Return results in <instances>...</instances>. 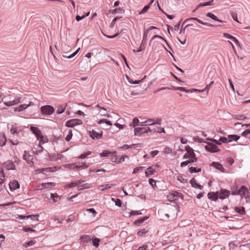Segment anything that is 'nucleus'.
<instances>
[{
	"label": "nucleus",
	"instance_id": "f257e3e1",
	"mask_svg": "<svg viewBox=\"0 0 250 250\" xmlns=\"http://www.w3.org/2000/svg\"><path fill=\"white\" fill-rule=\"evenodd\" d=\"M30 129L32 133L35 134L37 139L39 140L40 144H43L47 141V139L44 138L41 131L38 127L31 126Z\"/></svg>",
	"mask_w": 250,
	"mask_h": 250
},
{
	"label": "nucleus",
	"instance_id": "f03ea898",
	"mask_svg": "<svg viewBox=\"0 0 250 250\" xmlns=\"http://www.w3.org/2000/svg\"><path fill=\"white\" fill-rule=\"evenodd\" d=\"M204 143H206L207 144L205 146V148L207 151L211 153H215L220 151V149L218 148L217 146L212 143L204 142Z\"/></svg>",
	"mask_w": 250,
	"mask_h": 250
},
{
	"label": "nucleus",
	"instance_id": "7ed1b4c3",
	"mask_svg": "<svg viewBox=\"0 0 250 250\" xmlns=\"http://www.w3.org/2000/svg\"><path fill=\"white\" fill-rule=\"evenodd\" d=\"M41 111L42 114L50 115L54 113L55 109L52 106L46 105L42 106Z\"/></svg>",
	"mask_w": 250,
	"mask_h": 250
},
{
	"label": "nucleus",
	"instance_id": "20e7f679",
	"mask_svg": "<svg viewBox=\"0 0 250 250\" xmlns=\"http://www.w3.org/2000/svg\"><path fill=\"white\" fill-rule=\"evenodd\" d=\"M83 124L81 120L78 119H73L67 121L65 123V126L68 127H73L76 125H80Z\"/></svg>",
	"mask_w": 250,
	"mask_h": 250
},
{
	"label": "nucleus",
	"instance_id": "39448f33",
	"mask_svg": "<svg viewBox=\"0 0 250 250\" xmlns=\"http://www.w3.org/2000/svg\"><path fill=\"white\" fill-rule=\"evenodd\" d=\"M159 166L158 165L155 166H151L149 167L146 168L145 171V174L146 177H149L153 175L154 172H157L158 170L157 168H158Z\"/></svg>",
	"mask_w": 250,
	"mask_h": 250
},
{
	"label": "nucleus",
	"instance_id": "423d86ee",
	"mask_svg": "<svg viewBox=\"0 0 250 250\" xmlns=\"http://www.w3.org/2000/svg\"><path fill=\"white\" fill-rule=\"evenodd\" d=\"M190 21H195L197 22H198L199 23H200L204 25L209 26V27H214V25H213V24L208 23V22H204V21H202L201 20H200V19H198L197 18H194V17L189 18H188V19H186L183 22V24H185L186 22H188Z\"/></svg>",
	"mask_w": 250,
	"mask_h": 250
},
{
	"label": "nucleus",
	"instance_id": "0eeeda50",
	"mask_svg": "<svg viewBox=\"0 0 250 250\" xmlns=\"http://www.w3.org/2000/svg\"><path fill=\"white\" fill-rule=\"evenodd\" d=\"M230 194V191L226 189L221 188L219 191V198L224 199L229 197Z\"/></svg>",
	"mask_w": 250,
	"mask_h": 250
},
{
	"label": "nucleus",
	"instance_id": "6e6552de",
	"mask_svg": "<svg viewBox=\"0 0 250 250\" xmlns=\"http://www.w3.org/2000/svg\"><path fill=\"white\" fill-rule=\"evenodd\" d=\"M103 135V131H101V132H97L96 131L92 130L91 131H89V136L90 137H91L93 139L95 140H98L102 137Z\"/></svg>",
	"mask_w": 250,
	"mask_h": 250
},
{
	"label": "nucleus",
	"instance_id": "1a4fd4ad",
	"mask_svg": "<svg viewBox=\"0 0 250 250\" xmlns=\"http://www.w3.org/2000/svg\"><path fill=\"white\" fill-rule=\"evenodd\" d=\"M117 154L116 151H110L108 150H104L100 153L101 157H115Z\"/></svg>",
	"mask_w": 250,
	"mask_h": 250
},
{
	"label": "nucleus",
	"instance_id": "9d476101",
	"mask_svg": "<svg viewBox=\"0 0 250 250\" xmlns=\"http://www.w3.org/2000/svg\"><path fill=\"white\" fill-rule=\"evenodd\" d=\"M9 188L11 191H14L20 188V185L16 180H13L9 183Z\"/></svg>",
	"mask_w": 250,
	"mask_h": 250
},
{
	"label": "nucleus",
	"instance_id": "9b49d317",
	"mask_svg": "<svg viewBox=\"0 0 250 250\" xmlns=\"http://www.w3.org/2000/svg\"><path fill=\"white\" fill-rule=\"evenodd\" d=\"M208 197L212 201H216L219 198V191L209 192L208 194Z\"/></svg>",
	"mask_w": 250,
	"mask_h": 250
},
{
	"label": "nucleus",
	"instance_id": "f8f14e48",
	"mask_svg": "<svg viewBox=\"0 0 250 250\" xmlns=\"http://www.w3.org/2000/svg\"><path fill=\"white\" fill-rule=\"evenodd\" d=\"M33 104L31 102H30L29 104H21L19 106L15 108V109H14V111L16 112L22 111L24 110V109H25L28 107L31 106V105H33Z\"/></svg>",
	"mask_w": 250,
	"mask_h": 250
},
{
	"label": "nucleus",
	"instance_id": "ddd939ff",
	"mask_svg": "<svg viewBox=\"0 0 250 250\" xmlns=\"http://www.w3.org/2000/svg\"><path fill=\"white\" fill-rule=\"evenodd\" d=\"M210 166L215 167L216 169L219 170L222 172H224L225 171V169L223 167L222 165H221L219 162H213L211 163Z\"/></svg>",
	"mask_w": 250,
	"mask_h": 250
},
{
	"label": "nucleus",
	"instance_id": "4468645a",
	"mask_svg": "<svg viewBox=\"0 0 250 250\" xmlns=\"http://www.w3.org/2000/svg\"><path fill=\"white\" fill-rule=\"evenodd\" d=\"M247 193H249L248 188L245 186H241L239 188V195L241 196V198H243V196Z\"/></svg>",
	"mask_w": 250,
	"mask_h": 250
},
{
	"label": "nucleus",
	"instance_id": "2eb2a0df",
	"mask_svg": "<svg viewBox=\"0 0 250 250\" xmlns=\"http://www.w3.org/2000/svg\"><path fill=\"white\" fill-rule=\"evenodd\" d=\"M146 129L144 127H136L134 129L135 135H141L146 133Z\"/></svg>",
	"mask_w": 250,
	"mask_h": 250
},
{
	"label": "nucleus",
	"instance_id": "dca6fc26",
	"mask_svg": "<svg viewBox=\"0 0 250 250\" xmlns=\"http://www.w3.org/2000/svg\"><path fill=\"white\" fill-rule=\"evenodd\" d=\"M4 165L8 170L15 169V165L11 161H7L4 163Z\"/></svg>",
	"mask_w": 250,
	"mask_h": 250
},
{
	"label": "nucleus",
	"instance_id": "f3484780",
	"mask_svg": "<svg viewBox=\"0 0 250 250\" xmlns=\"http://www.w3.org/2000/svg\"><path fill=\"white\" fill-rule=\"evenodd\" d=\"M185 150L187 151V153L189 156L190 157H195V156H196L193 149L190 146H186L185 147Z\"/></svg>",
	"mask_w": 250,
	"mask_h": 250
},
{
	"label": "nucleus",
	"instance_id": "a211bd4d",
	"mask_svg": "<svg viewBox=\"0 0 250 250\" xmlns=\"http://www.w3.org/2000/svg\"><path fill=\"white\" fill-rule=\"evenodd\" d=\"M66 106V104H62L58 106L56 110V113L57 114H61L63 112H64Z\"/></svg>",
	"mask_w": 250,
	"mask_h": 250
},
{
	"label": "nucleus",
	"instance_id": "6ab92c4d",
	"mask_svg": "<svg viewBox=\"0 0 250 250\" xmlns=\"http://www.w3.org/2000/svg\"><path fill=\"white\" fill-rule=\"evenodd\" d=\"M125 155H124V156H122L120 157L117 156V155H116L115 157H113V158H111V160L112 162H115L117 163H119L122 162H124L125 161Z\"/></svg>",
	"mask_w": 250,
	"mask_h": 250
},
{
	"label": "nucleus",
	"instance_id": "aec40b11",
	"mask_svg": "<svg viewBox=\"0 0 250 250\" xmlns=\"http://www.w3.org/2000/svg\"><path fill=\"white\" fill-rule=\"evenodd\" d=\"M235 211L241 215H245L246 214L245 209L244 207H235Z\"/></svg>",
	"mask_w": 250,
	"mask_h": 250
},
{
	"label": "nucleus",
	"instance_id": "412c9836",
	"mask_svg": "<svg viewBox=\"0 0 250 250\" xmlns=\"http://www.w3.org/2000/svg\"><path fill=\"white\" fill-rule=\"evenodd\" d=\"M156 38H159V39H160L161 40H163V41H164L166 43H167V45L168 46V47L170 49H172L171 47L169 46L168 43L167 42V41L164 39L163 37L160 36V35H154L152 38H151V39L150 40V42H149V45L151 44V42H152V41Z\"/></svg>",
	"mask_w": 250,
	"mask_h": 250
},
{
	"label": "nucleus",
	"instance_id": "4be33fe9",
	"mask_svg": "<svg viewBox=\"0 0 250 250\" xmlns=\"http://www.w3.org/2000/svg\"><path fill=\"white\" fill-rule=\"evenodd\" d=\"M7 139L4 134H0V146H2L6 144Z\"/></svg>",
	"mask_w": 250,
	"mask_h": 250
},
{
	"label": "nucleus",
	"instance_id": "5701e85b",
	"mask_svg": "<svg viewBox=\"0 0 250 250\" xmlns=\"http://www.w3.org/2000/svg\"><path fill=\"white\" fill-rule=\"evenodd\" d=\"M206 16L208 17V18H210V19L214 20V21H219V22H222L223 21H221L220 20H219L214 14H213V13H211L210 12H208Z\"/></svg>",
	"mask_w": 250,
	"mask_h": 250
},
{
	"label": "nucleus",
	"instance_id": "b1692460",
	"mask_svg": "<svg viewBox=\"0 0 250 250\" xmlns=\"http://www.w3.org/2000/svg\"><path fill=\"white\" fill-rule=\"evenodd\" d=\"M157 29V28L156 26H149L144 32V40H146L147 35L148 33V32L152 29Z\"/></svg>",
	"mask_w": 250,
	"mask_h": 250
},
{
	"label": "nucleus",
	"instance_id": "393cba45",
	"mask_svg": "<svg viewBox=\"0 0 250 250\" xmlns=\"http://www.w3.org/2000/svg\"><path fill=\"white\" fill-rule=\"evenodd\" d=\"M10 132L12 134H17L19 132V129L18 127H17L16 125H12L11 126L10 129Z\"/></svg>",
	"mask_w": 250,
	"mask_h": 250
},
{
	"label": "nucleus",
	"instance_id": "a878e982",
	"mask_svg": "<svg viewBox=\"0 0 250 250\" xmlns=\"http://www.w3.org/2000/svg\"><path fill=\"white\" fill-rule=\"evenodd\" d=\"M146 40H144V37H143V40H142V43L141 44V45H140L139 48H138L137 50L134 49L133 50V52H140L143 49H144V46H145V44L146 43Z\"/></svg>",
	"mask_w": 250,
	"mask_h": 250
},
{
	"label": "nucleus",
	"instance_id": "bb28decb",
	"mask_svg": "<svg viewBox=\"0 0 250 250\" xmlns=\"http://www.w3.org/2000/svg\"><path fill=\"white\" fill-rule=\"evenodd\" d=\"M125 12V10L121 7L115 8L113 10H110L109 12L111 13L112 14H115L117 13H122Z\"/></svg>",
	"mask_w": 250,
	"mask_h": 250
},
{
	"label": "nucleus",
	"instance_id": "cd10ccee",
	"mask_svg": "<svg viewBox=\"0 0 250 250\" xmlns=\"http://www.w3.org/2000/svg\"><path fill=\"white\" fill-rule=\"evenodd\" d=\"M148 216H144L143 217V218H140V219H139L137 220H135V222H134V224L135 225H138V224H142L143 223L144 221H146L148 218Z\"/></svg>",
	"mask_w": 250,
	"mask_h": 250
},
{
	"label": "nucleus",
	"instance_id": "c85d7f7f",
	"mask_svg": "<svg viewBox=\"0 0 250 250\" xmlns=\"http://www.w3.org/2000/svg\"><path fill=\"white\" fill-rule=\"evenodd\" d=\"M168 199L170 201H176L177 200V197L176 195V192H174V193H172L171 194H169L167 196Z\"/></svg>",
	"mask_w": 250,
	"mask_h": 250
},
{
	"label": "nucleus",
	"instance_id": "c756f323",
	"mask_svg": "<svg viewBox=\"0 0 250 250\" xmlns=\"http://www.w3.org/2000/svg\"><path fill=\"white\" fill-rule=\"evenodd\" d=\"M228 138L229 140H231V142H232V140L237 141L239 139L240 136L237 135L232 134L228 135Z\"/></svg>",
	"mask_w": 250,
	"mask_h": 250
},
{
	"label": "nucleus",
	"instance_id": "7c9ffc66",
	"mask_svg": "<svg viewBox=\"0 0 250 250\" xmlns=\"http://www.w3.org/2000/svg\"><path fill=\"white\" fill-rule=\"evenodd\" d=\"M80 50V48H78L74 52L72 53L71 54L67 56V55H62V57L63 58H67V59H71L72 58L74 57L79 51Z\"/></svg>",
	"mask_w": 250,
	"mask_h": 250
},
{
	"label": "nucleus",
	"instance_id": "2f4dec72",
	"mask_svg": "<svg viewBox=\"0 0 250 250\" xmlns=\"http://www.w3.org/2000/svg\"><path fill=\"white\" fill-rule=\"evenodd\" d=\"M80 239L81 241L83 243H88L91 240L90 236L88 235H83L81 237Z\"/></svg>",
	"mask_w": 250,
	"mask_h": 250
},
{
	"label": "nucleus",
	"instance_id": "473e14b6",
	"mask_svg": "<svg viewBox=\"0 0 250 250\" xmlns=\"http://www.w3.org/2000/svg\"><path fill=\"white\" fill-rule=\"evenodd\" d=\"M39 214H31L27 215V219H30L34 221H38L39 220Z\"/></svg>",
	"mask_w": 250,
	"mask_h": 250
},
{
	"label": "nucleus",
	"instance_id": "72a5a7b5",
	"mask_svg": "<svg viewBox=\"0 0 250 250\" xmlns=\"http://www.w3.org/2000/svg\"><path fill=\"white\" fill-rule=\"evenodd\" d=\"M54 168H55V167H48L43 168L42 170L43 171V173H45L47 172H53L54 171Z\"/></svg>",
	"mask_w": 250,
	"mask_h": 250
},
{
	"label": "nucleus",
	"instance_id": "f704fd0d",
	"mask_svg": "<svg viewBox=\"0 0 250 250\" xmlns=\"http://www.w3.org/2000/svg\"><path fill=\"white\" fill-rule=\"evenodd\" d=\"M230 15L231 16V18L233 19V20L235 21L236 22L238 23H240L238 21V18H237V13L234 11H231L230 12Z\"/></svg>",
	"mask_w": 250,
	"mask_h": 250
},
{
	"label": "nucleus",
	"instance_id": "c9c22d12",
	"mask_svg": "<svg viewBox=\"0 0 250 250\" xmlns=\"http://www.w3.org/2000/svg\"><path fill=\"white\" fill-rule=\"evenodd\" d=\"M173 89L175 90H179L186 93H189L190 91V90H188L184 87H173Z\"/></svg>",
	"mask_w": 250,
	"mask_h": 250
},
{
	"label": "nucleus",
	"instance_id": "e433bc0d",
	"mask_svg": "<svg viewBox=\"0 0 250 250\" xmlns=\"http://www.w3.org/2000/svg\"><path fill=\"white\" fill-rule=\"evenodd\" d=\"M103 123H105L107 125H112V123L107 119H101L98 122L99 124H102Z\"/></svg>",
	"mask_w": 250,
	"mask_h": 250
},
{
	"label": "nucleus",
	"instance_id": "4c0bfd02",
	"mask_svg": "<svg viewBox=\"0 0 250 250\" xmlns=\"http://www.w3.org/2000/svg\"><path fill=\"white\" fill-rule=\"evenodd\" d=\"M241 135L243 137L250 138V129H246L242 133Z\"/></svg>",
	"mask_w": 250,
	"mask_h": 250
},
{
	"label": "nucleus",
	"instance_id": "58836bf2",
	"mask_svg": "<svg viewBox=\"0 0 250 250\" xmlns=\"http://www.w3.org/2000/svg\"><path fill=\"white\" fill-rule=\"evenodd\" d=\"M100 241V239L98 238H95L92 239V243L93 245L95 247L97 248L99 246V242Z\"/></svg>",
	"mask_w": 250,
	"mask_h": 250
},
{
	"label": "nucleus",
	"instance_id": "ea45409f",
	"mask_svg": "<svg viewBox=\"0 0 250 250\" xmlns=\"http://www.w3.org/2000/svg\"><path fill=\"white\" fill-rule=\"evenodd\" d=\"M233 117L234 119H237L238 120H243L246 119V118H247L244 115H240V114L234 115L233 116Z\"/></svg>",
	"mask_w": 250,
	"mask_h": 250
},
{
	"label": "nucleus",
	"instance_id": "a19ab883",
	"mask_svg": "<svg viewBox=\"0 0 250 250\" xmlns=\"http://www.w3.org/2000/svg\"><path fill=\"white\" fill-rule=\"evenodd\" d=\"M91 153H92L91 151H88L86 153H84L81 154L79 156V158L82 159H84V158H86L88 156L90 155L91 154Z\"/></svg>",
	"mask_w": 250,
	"mask_h": 250
},
{
	"label": "nucleus",
	"instance_id": "79ce46f5",
	"mask_svg": "<svg viewBox=\"0 0 250 250\" xmlns=\"http://www.w3.org/2000/svg\"><path fill=\"white\" fill-rule=\"evenodd\" d=\"M50 197L54 202H57L58 199L60 198L57 193H51Z\"/></svg>",
	"mask_w": 250,
	"mask_h": 250
},
{
	"label": "nucleus",
	"instance_id": "37998d69",
	"mask_svg": "<svg viewBox=\"0 0 250 250\" xmlns=\"http://www.w3.org/2000/svg\"><path fill=\"white\" fill-rule=\"evenodd\" d=\"M150 8L149 5H146L144 7V8L139 12V15L143 14L146 13L148 9Z\"/></svg>",
	"mask_w": 250,
	"mask_h": 250
},
{
	"label": "nucleus",
	"instance_id": "c03bdc74",
	"mask_svg": "<svg viewBox=\"0 0 250 250\" xmlns=\"http://www.w3.org/2000/svg\"><path fill=\"white\" fill-rule=\"evenodd\" d=\"M147 232L148 231L146 229H143L138 231L137 235L140 236H143L145 235Z\"/></svg>",
	"mask_w": 250,
	"mask_h": 250
},
{
	"label": "nucleus",
	"instance_id": "a18cd8bd",
	"mask_svg": "<svg viewBox=\"0 0 250 250\" xmlns=\"http://www.w3.org/2000/svg\"><path fill=\"white\" fill-rule=\"evenodd\" d=\"M219 141L223 143H228L231 142V140H229L228 138H226L225 137H220L219 139Z\"/></svg>",
	"mask_w": 250,
	"mask_h": 250
},
{
	"label": "nucleus",
	"instance_id": "49530a36",
	"mask_svg": "<svg viewBox=\"0 0 250 250\" xmlns=\"http://www.w3.org/2000/svg\"><path fill=\"white\" fill-rule=\"evenodd\" d=\"M121 18V17H117L114 18L112 20V21H111V23L110 24L109 27L111 28H113V27H114V26L115 25V23L116 21H117V20L120 19Z\"/></svg>",
	"mask_w": 250,
	"mask_h": 250
},
{
	"label": "nucleus",
	"instance_id": "de8ad7c7",
	"mask_svg": "<svg viewBox=\"0 0 250 250\" xmlns=\"http://www.w3.org/2000/svg\"><path fill=\"white\" fill-rule=\"evenodd\" d=\"M146 77V76H145L143 79L140 80L133 81L132 79H131L130 81H129V83L131 84H139V83L142 82Z\"/></svg>",
	"mask_w": 250,
	"mask_h": 250
},
{
	"label": "nucleus",
	"instance_id": "09e8293b",
	"mask_svg": "<svg viewBox=\"0 0 250 250\" xmlns=\"http://www.w3.org/2000/svg\"><path fill=\"white\" fill-rule=\"evenodd\" d=\"M89 187H88V185L87 184H84L80 186H79L78 187L79 190H82L88 188Z\"/></svg>",
	"mask_w": 250,
	"mask_h": 250
},
{
	"label": "nucleus",
	"instance_id": "8fccbe9b",
	"mask_svg": "<svg viewBox=\"0 0 250 250\" xmlns=\"http://www.w3.org/2000/svg\"><path fill=\"white\" fill-rule=\"evenodd\" d=\"M86 211L88 212L89 213H92L93 214V216L94 217H95L97 213V212H96L95 209L94 208H87V209H86Z\"/></svg>",
	"mask_w": 250,
	"mask_h": 250
},
{
	"label": "nucleus",
	"instance_id": "3c124183",
	"mask_svg": "<svg viewBox=\"0 0 250 250\" xmlns=\"http://www.w3.org/2000/svg\"><path fill=\"white\" fill-rule=\"evenodd\" d=\"M140 122H139V121L138 119L137 118H134L133 121H132V124L131 125H132L133 127H135L137 125H139V124H140Z\"/></svg>",
	"mask_w": 250,
	"mask_h": 250
},
{
	"label": "nucleus",
	"instance_id": "603ef678",
	"mask_svg": "<svg viewBox=\"0 0 250 250\" xmlns=\"http://www.w3.org/2000/svg\"><path fill=\"white\" fill-rule=\"evenodd\" d=\"M149 184L152 186L153 188H155L157 187L156 185V181L152 178L149 179Z\"/></svg>",
	"mask_w": 250,
	"mask_h": 250
},
{
	"label": "nucleus",
	"instance_id": "864d4df0",
	"mask_svg": "<svg viewBox=\"0 0 250 250\" xmlns=\"http://www.w3.org/2000/svg\"><path fill=\"white\" fill-rule=\"evenodd\" d=\"M72 130H69V131H68V135L66 136V138H65V140L67 141V142H68L69 141L71 138H72Z\"/></svg>",
	"mask_w": 250,
	"mask_h": 250
},
{
	"label": "nucleus",
	"instance_id": "5fc2aeb1",
	"mask_svg": "<svg viewBox=\"0 0 250 250\" xmlns=\"http://www.w3.org/2000/svg\"><path fill=\"white\" fill-rule=\"evenodd\" d=\"M214 83V81H212L208 84H207L205 87V90H206V92L208 93L210 88V87Z\"/></svg>",
	"mask_w": 250,
	"mask_h": 250
},
{
	"label": "nucleus",
	"instance_id": "6e6d98bb",
	"mask_svg": "<svg viewBox=\"0 0 250 250\" xmlns=\"http://www.w3.org/2000/svg\"><path fill=\"white\" fill-rule=\"evenodd\" d=\"M142 213L139 211H135V210H131L129 212V216H133V215H140L142 214Z\"/></svg>",
	"mask_w": 250,
	"mask_h": 250
},
{
	"label": "nucleus",
	"instance_id": "4d7b16f0",
	"mask_svg": "<svg viewBox=\"0 0 250 250\" xmlns=\"http://www.w3.org/2000/svg\"><path fill=\"white\" fill-rule=\"evenodd\" d=\"M191 186L194 188H196V185H197L198 183H196L195 179L194 178H192L189 181Z\"/></svg>",
	"mask_w": 250,
	"mask_h": 250
},
{
	"label": "nucleus",
	"instance_id": "13d9d810",
	"mask_svg": "<svg viewBox=\"0 0 250 250\" xmlns=\"http://www.w3.org/2000/svg\"><path fill=\"white\" fill-rule=\"evenodd\" d=\"M30 157H31V155L28 154H27L26 151H24V154L23 155V158H22L25 161H29Z\"/></svg>",
	"mask_w": 250,
	"mask_h": 250
},
{
	"label": "nucleus",
	"instance_id": "bf43d9fd",
	"mask_svg": "<svg viewBox=\"0 0 250 250\" xmlns=\"http://www.w3.org/2000/svg\"><path fill=\"white\" fill-rule=\"evenodd\" d=\"M112 200L113 201H115L116 206L119 207H121L122 203L121 201L119 199H116L115 200V199H114L113 198H112Z\"/></svg>",
	"mask_w": 250,
	"mask_h": 250
},
{
	"label": "nucleus",
	"instance_id": "052dcab7",
	"mask_svg": "<svg viewBox=\"0 0 250 250\" xmlns=\"http://www.w3.org/2000/svg\"><path fill=\"white\" fill-rule=\"evenodd\" d=\"M177 180L182 183H186L187 182V179H185L182 176L179 175L177 177Z\"/></svg>",
	"mask_w": 250,
	"mask_h": 250
},
{
	"label": "nucleus",
	"instance_id": "680f3d73",
	"mask_svg": "<svg viewBox=\"0 0 250 250\" xmlns=\"http://www.w3.org/2000/svg\"><path fill=\"white\" fill-rule=\"evenodd\" d=\"M23 230L25 232H28V231H32V232H35L36 230L32 229V228L28 227H25L23 228Z\"/></svg>",
	"mask_w": 250,
	"mask_h": 250
},
{
	"label": "nucleus",
	"instance_id": "e2e57ef3",
	"mask_svg": "<svg viewBox=\"0 0 250 250\" xmlns=\"http://www.w3.org/2000/svg\"><path fill=\"white\" fill-rule=\"evenodd\" d=\"M243 198H245L246 203H249L250 202V195L249 193H247L246 195H244Z\"/></svg>",
	"mask_w": 250,
	"mask_h": 250
},
{
	"label": "nucleus",
	"instance_id": "0e129e2a",
	"mask_svg": "<svg viewBox=\"0 0 250 250\" xmlns=\"http://www.w3.org/2000/svg\"><path fill=\"white\" fill-rule=\"evenodd\" d=\"M172 152V150L171 149L168 147V146H166L165 149H164V152L165 154H169L171 152Z\"/></svg>",
	"mask_w": 250,
	"mask_h": 250
},
{
	"label": "nucleus",
	"instance_id": "69168bd1",
	"mask_svg": "<svg viewBox=\"0 0 250 250\" xmlns=\"http://www.w3.org/2000/svg\"><path fill=\"white\" fill-rule=\"evenodd\" d=\"M144 168V167H135V168L133 169V171L132 173H133V174H136V173H137L139 170H142Z\"/></svg>",
	"mask_w": 250,
	"mask_h": 250
},
{
	"label": "nucleus",
	"instance_id": "338daca9",
	"mask_svg": "<svg viewBox=\"0 0 250 250\" xmlns=\"http://www.w3.org/2000/svg\"><path fill=\"white\" fill-rule=\"evenodd\" d=\"M146 124L147 125H154V120L153 119H148L146 121Z\"/></svg>",
	"mask_w": 250,
	"mask_h": 250
},
{
	"label": "nucleus",
	"instance_id": "774afa93",
	"mask_svg": "<svg viewBox=\"0 0 250 250\" xmlns=\"http://www.w3.org/2000/svg\"><path fill=\"white\" fill-rule=\"evenodd\" d=\"M148 247V246L147 245H144L139 247L138 249L135 250H147Z\"/></svg>",
	"mask_w": 250,
	"mask_h": 250
}]
</instances>
